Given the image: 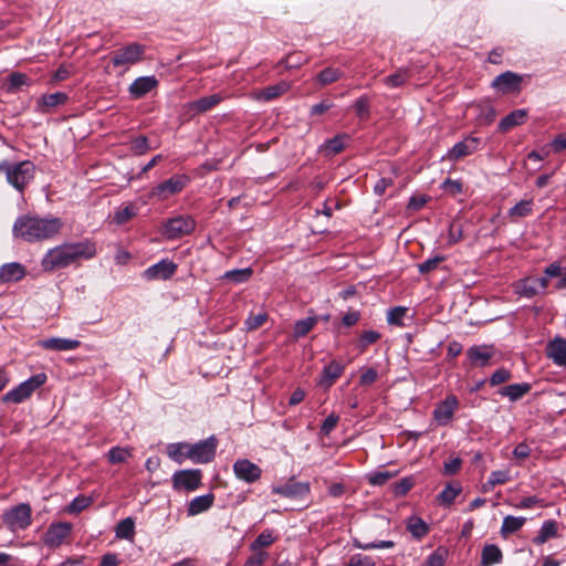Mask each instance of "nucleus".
<instances>
[{
	"mask_svg": "<svg viewBox=\"0 0 566 566\" xmlns=\"http://www.w3.org/2000/svg\"><path fill=\"white\" fill-rule=\"evenodd\" d=\"M96 243L93 240L85 239L78 242H64L44 254L41 266L45 272L78 264L83 260H91L96 255Z\"/></svg>",
	"mask_w": 566,
	"mask_h": 566,
	"instance_id": "obj_2",
	"label": "nucleus"
},
{
	"mask_svg": "<svg viewBox=\"0 0 566 566\" xmlns=\"http://www.w3.org/2000/svg\"><path fill=\"white\" fill-rule=\"evenodd\" d=\"M32 80L24 73L12 72L8 77L4 84L7 93L15 94L18 93L22 86H30L32 84Z\"/></svg>",
	"mask_w": 566,
	"mask_h": 566,
	"instance_id": "obj_28",
	"label": "nucleus"
},
{
	"mask_svg": "<svg viewBox=\"0 0 566 566\" xmlns=\"http://www.w3.org/2000/svg\"><path fill=\"white\" fill-rule=\"evenodd\" d=\"M378 379V373L375 368L370 367L364 370L359 378V384L361 386H369L374 384Z\"/></svg>",
	"mask_w": 566,
	"mask_h": 566,
	"instance_id": "obj_61",
	"label": "nucleus"
},
{
	"mask_svg": "<svg viewBox=\"0 0 566 566\" xmlns=\"http://www.w3.org/2000/svg\"><path fill=\"white\" fill-rule=\"evenodd\" d=\"M116 536L118 538L130 539L135 534V523L132 517L122 520L116 525Z\"/></svg>",
	"mask_w": 566,
	"mask_h": 566,
	"instance_id": "obj_43",
	"label": "nucleus"
},
{
	"mask_svg": "<svg viewBox=\"0 0 566 566\" xmlns=\"http://www.w3.org/2000/svg\"><path fill=\"white\" fill-rule=\"evenodd\" d=\"M446 260L443 255H436L418 264V270L421 274H429L438 269L439 264Z\"/></svg>",
	"mask_w": 566,
	"mask_h": 566,
	"instance_id": "obj_49",
	"label": "nucleus"
},
{
	"mask_svg": "<svg viewBox=\"0 0 566 566\" xmlns=\"http://www.w3.org/2000/svg\"><path fill=\"white\" fill-rule=\"evenodd\" d=\"M196 220L189 214H178L167 219L161 228L160 233L167 240H177L189 235L196 229Z\"/></svg>",
	"mask_w": 566,
	"mask_h": 566,
	"instance_id": "obj_3",
	"label": "nucleus"
},
{
	"mask_svg": "<svg viewBox=\"0 0 566 566\" xmlns=\"http://www.w3.org/2000/svg\"><path fill=\"white\" fill-rule=\"evenodd\" d=\"M46 380V376L44 374H38L30 377L28 380L21 382L15 388L8 391L2 400L4 402L20 403L23 400L28 399L32 392L41 387Z\"/></svg>",
	"mask_w": 566,
	"mask_h": 566,
	"instance_id": "obj_6",
	"label": "nucleus"
},
{
	"mask_svg": "<svg viewBox=\"0 0 566 566\" xmlns=\"http://www.w3.org/2000/svg\"><path fill=\"white\" fill-rule=\"evenodd\" d=\"M69 101V95L64 92H55L51 94H43L36 103V112L50 113L54 108L65 105Z\"/></svg>",
	"mask_w": 566,
	"mask_h": 566,
	"instance_id": "obj_19",
	"label": "nucleus"
},
{
	"mask_svg": "<svg viewBox=\"0 0 566 566\" xmlns=\"http://www.w3.org/2000/svg\"><path fill=\"white\" fill-rule=\"evenodd\" d=\"M253 553L254 554L247 559L245 566H261L268 558V553L265 552L258 551Z\"/></svg>",
	"mask_w": 566,
	"mask_h": 566,
	"instance_id": "obj_63",
	"label": "nucleus"
},
{
	"mask_svg": "<svg viewBox=\"0 0 566 566\" xmlns=\"http://www.w3.org/2000/svg\"><path fill=\"white\" fill-rule=\"evenodd\" d=\"M533 212V200H521L509 210V217L512 221H516L517 218H524Z\"/></svg>",
	"mask_w": 566,
	"mask_h": 566,
	"instance_id": "obj_39",
	"label": "nucleus"
},
{
	"mask_svg": "<svg viewBox=\"0 0 566 566\" xmlns=\"http://www.w3.org/2000/svg\"><path fill=\"white\" fill-rule=\"evenodd\" d=\"M213 502H214L213 493H208L205 495L193 497L188 504V509H187L188 515L195 516V515H198V514H201V513L208 511L213 505Z\"/></svg>",
	"mask_w": 566,
	"mask_h": 566,
	"instance_id": "obj_23",
	"label": "nucleus"
},
{
	"mask_svg": "<svg viewBox=\"0 0 566 566\" xmlns=\"http://www.w3.org/2000/svg\"><path fill=\"white\" fill-rule=\"evenodd\" d=\"M25 275V270L20 263H7L0 269V283L19 281Z\"/></svg>",
	"mask_w": 566,
	"mask_h": 566,
	"instance_id": "obj_27",
	"label": "nucleus"
},
{
	"mask_svg": "<svg viewBox=\"0 0 566 566\" xmlns=\"http://www.w3.org/2000/svg\"><path fill=\"white\" fill-rule=\"evenodd\" d=\"M356 116L360 120H366L370 116V103L367 96H360L353 105Z\"/></svg>",
	"mask_w": 566,
	"mask_h": 566,
	"instance_id": "obj_46",
	"label": "nucleus"
},
{
	"mask_svg": "<svg viewBox=\"0 0 566 566\" xmlns=\"http://www.w3.org/2000/svg\"><path fill=\"white\" fill-rule=\"evenodd\" d=\"M467 356L472 364L485 366L492 358V353L485 350L481 346H472L468 349Z\"/></svg>",
	"mask_w": 566,
	"mask_h": 566,
	"instance_id": "obj_35",
	"label": "nucleus"
},
{
	"mask_svg": "<svg viewBox=\"0 0 566 566\" xmlns=\"http://www.w3.org/2000/svg\"><path fill=\"white\" fill-rule=\"evenodd\" d=\"M177 271V264L168 259H164L158 263L149 266L144 272V277L146 280H168L170 279Z\"/></svg>",
	"mask_w": 566,
	"mask_h": 566,
	"instance_id": "obj_16",
	"label": "nucleus"
},
{
	"mask_svg": "<svg viewBox=\"0 0 566 566\" xmlns=\"http://www.w3.org/2000/svg\"><path fill=\"white\" fill-rule=\"evenodd\" d=\"M481 139L468 136L463 140L457 143L449 151L448 159L452 161L460 160L478 150Z\"/></svg>",
	"mask_w": 566,
	"mask_h": 566,
	"instance_id": "obj_15",
	"label": "nucleus"
},
{
	"mask_svg": "<svg viewBox=\"0 0 566 566\" xmlns=\"http://www.w3.org/2000/svg\"><path fill=\"white\" fill-rule=\"evenodd\" d=\"M511 377H512V374L509 369L499 368L490 377V385L493 387L502 385V384L506 382L507 380H510Z\"/></svg>",
	"mask_w": 566,
	"mask_h": 566,
	"instance_id": "obj_53",
	"label": "nucleus"
},
{
	"mask_svg": "<svg viewBox=\"0 0 566 566\" xmlns=\"http://www.w3.org/2000/svg\"><path fill=\"white\" fill-rule=\"evenodd\" d=\"M167 453L171 460L177 463H182L186 459H189V443L178 442L171 443L167 447Z\"/></svg>",
	"mask_w": 566,
	"mask_h": 566,
	"instance_id": "obj_34",
	"label": "nucleus"
},
{
	"mask_svg": "<svg viewBox=\"0 0 566 566\" xmlns=\"http://www.w3.org/2000/svg\"><path fill=\"white\" fill-rule=\"evenodd\" d=\"M413 486V481L411 478H403L399 482L395 483L392 486V491L396 496H403L406 495L411 488Z\"/></svg>",
	"mask_w": 566,
	"mask_h": 566,
	"instance_id": "obj_55",
	"label": "nucleus"
},
{
	"mask_svg": "<svg viewBox=\"0 0 566 566\" xmlns=\"http://www.w3.org/2000/svg\"><path fill=\"white\" fill-rule=\"evenodd\" d=\"M2 521L11 532L24 531L32 524V509L28 503H20L7 510Z\"/></svg>",
	"mask_w": 566,
	"mask_h": 566,
	"instance_id": "obj_4",
	"label": "nucleus"
},
{
	"mask_svg": "<svg viewBox=\"0 0 566 566\" xmlns=\"http://www.w3.org/2000/svg\"><path fill=\"white\" fill-rule=\"evenodd\" d=\"M129 149L136 156L146 154L149 150L148 138L146 136H138L134 138L130 142Z\"/></svg>",
	"mask_w": 566,
	"mask_h": 566,
	"instance_id": "obj_48",
	"label": "nucleus"
},
{
	"mask_svg": "<svg viewBox=\"0 0 566 566\" xmlns=\"http://www.w3.org/2000/svg\"><path fill=\"white\" fill-rule=\"evenodd\" d=\"M188 182V176L175 175L171 178L154 187L149 192V197L155 198L159 201L166 200L169 197L181 192Z\"/></svg>",
	"mask_w": 566,
	"mask_h": 566,
	"instance_id": "obj_7",
	"label": "nucleus"
},
{
	"mask_svg": "<svg viewBox=\"0 0 566 566\" xmlns=\"http://www.w3.org/2000/svg\"><path fill=\"white\" fill-rule=\"evenodd\" d=\"M375 562L370 556L355 554L350 557L347 566H375Z\"/></svg>",
	"mask_w": 566,
	"mask_h": 566,
	"instance_id": "obj_60",
	"label": "nucleus"
},
{
	"mask_svg": "<svg viewBox=\"0 0 566 566\" xmlns=\"http://www.w3.org/2000/svg\"><path fill=\"white\" fill-rule=\"evenodd\" d=\"M527 118L526 109H515L503 117L499 123L500 132H509L515 126L522 125Z\"/></svg>",
	"mask_w": 566,
	"mask_h": 566,
	"instance_id": "obj_24",
	"label": "nucleus"
},
{
	"mask_svg": "<svg viewBox=\"0 0 566 566\" xmlns=\"http://www.w3.org/2000/svg\"><path fill=\"white\" fill-rule=\"evenodd\" d=\"M462 488L459 483H449L438 495V501L442 505H451L455 497L461 493Z\"/></svg>",
	"mask_w": 566,
	"mask_h": 566,
	"instance_id": "obj_36",
	"label": "nucleus"
},
{
	"mask_svg": "<svg viewBox=\"0 0 566 566\" xmlns=\"http://www.w3.org/2000/svg\"><path fill=\"white\" fill-rule=\"evenodd\" d=\"M345 367V364L335 359L332 360L323 368L317 384L325 389H329L344 374Z\"/></svg>",
	"mask_w": 566,
	"mask_h": 566,
	"instance_id": "obj_17",
	"label": "nucleus"
},
{
	"mask_svg": "<svg viewBox=\"0 0 566 566\" xmlns=\"http://www.w3.org/2000/svg\"><path fill=\"white\" fill-rule=\"evenodd\" d=\"M233 472L235 476L249 484L256 482L262 474L259 465L248 459H239L233 463Z\"/></svg>",
	"mask_w": 566,
	"mask_h": 566,
	"instance_id": "obj_13",
	"label": "nucleus"
},
{
	"mask_svg": "<svg viewBox=\"0 0 566 566\" xmlns=\"http://www.w3.org/2000/svg\"><path fill=\"white\" fill-rule=\"evenodd\" d=\"M72 532V524L70 522L52 523L43 535V543L50 548L61 546Z\"/></svg>",
	"mask_w": 566,
	"mask_h": 566,
	"instance_id": "obj_11",
	"label": "nucleus"
},
{
	"mask_svg": "<svg viewBox=\"0 0 566 566\" xmlns=\"http://www.w3.org/2000/svg\"><path fill=\"white\" fill-rule=\"evenodd\" d=\"M410 78L408 69H399L396 73L384 78V83L389 87H400Z\"/></svg>",
	"mask_w": 566,
	"mask_h": 566,
	"instance_id": "obj_40",
	"label": "nucleus"
},
{
	"mask_svg": "<svg viewBox=\"0 0 566 566\" xmlns=\"http://www.w3.org/2000/svg\"><path fill=\"white\" fill-rule=\"evenodd\" d=\"M122 563L120 558L115 553H106L101 557L98 566H119Z\"/></svg>",
	"mask_w": 566,
	"mask_h": 566,
	"instance_id": "obj_64",
	"label": "nucleus"
},
{
	"mask_svg": "<svg viewBox=\"0 0 566 566\" xmlns=\"http://www.w3.org/2000/svg\"><path fill=\"white\" fill-rule=\"evenodd\" d=\"M343 75L344 72L342 70L328 66L317 74L316 80L319 85L326 86L337 82Z\"/></svg>",
	"mask_w": 566,
	"mask_h": 566,
	"instance_id": "obj_37",
	"label": "nucleus"
},
{
	"mask_svg": "<svg viewBox=\"0 0 566 566\" xmlns=\"http://www.w3.org/2000/svg\"><path fill=\"white\" fill-rule=\"evenodd\" d=\"M276 539L277 536L274 534V531L266 528L256 536V538L250 544L249 548L251 552H258L271 546Z\"/></svg>",
	"mask_w": 566,
	"mask_h": 566,
	"instance_id": "obj_33",
	"label": "nucleus"
},
{
	"mask_svg": "<svg viewBox=\"0 0 566 566\" xmlns=\"http://www.w3.org/2000/svg\"><path fill=\"white\" fill-rule=\"evenodd\" d=\"M63 227L64 222L59 217L25 213L19 216L14 221L12 234L15 239L27 243H41L56 237Z\"/></svg>",
	"mask_w": 566,
	"mask_h": 566,
	"instance_id": "obj_1",
	"label": "nucleus"
},
{
	"mask_svg": "<svg viewBox=\"0 0 566 566\" xmlns=\"http://www.w3.org/2000/svg\"><path fill=\"white\" fill-rule=\"evenodd\" d=\"M268 319V315L265 313H259L256 315H251L245 319V325L248 329L253 331L261 327Z\"/></svg>",
	"mask_w": 566,
	"mask_h": 566,
	"instance_id": "obj_58",
	"label": "nucleus"
},
{
	"mask_svg": "<svg viewBox=\"0 0 566 566\" xmlns=\"http://www.w3.org/2000/svg\"><path fill=\"white\" fill-rule=\"evenodd\" d=\"M525 522H526L525 517H516V516L507 515L503 518L501 534L503 536L514 534L523 527Z\"/></svg>",
	"mask_w": 566,
	"mask_h": 566,
	"instance_id": "obj_38",
	"label": "nucleus"
},
{
	"mask_svg": "<svg viewBox=\"0 0 566 566\" xmlns=\"http://www.w3.org/2000/svg\"><path fill=\"white\" fill-rule=\"evenodd\" d=\"M136 216V210L133 206H125L119 208L114 214V221L117 224H123Z\"/></svg>",
	"mask_w": 566,
	"mask_h": 566,
	"instance_id": "obj_50",
	"label": "nucleus"
},
{
	"mask_svg": "<svg viewBox=\"0 0 566 566\" xmlns=\"http://www.w3.org/2000/svg\"><path fill=\"white\" fill-rule=\"evenodd\" d=\"M558 532L557 522L554 520H547L543 523L538 534L533 538V543L536 545H543L549 538L556 537Z\"/></svg>",
	"mask_w": 566,
	"mask_h": 566,
	"instance_id": "obj_29",
	"label": "nucleus"
},
{
	"mask_svg": "<svg viewBox=\"0 0 566 566\" xmlns=\"http://www.w3.org/2000/svg\"><path fill=\"white\" fill-rule=\"evenodd\" d=\"M546 356L557 366H566V338L555 337L546 345Z\"/></svg>",
	"mask_w": 566,
	"mask_h": 566,
	"instance_id": "obj_20",
	"label": "nucleus"
},
{
	"mask_svg": "<svg viewBox=\"0 0 566 566\" xmlns=\"http://www.w3.org/2000/svg\"><path fill=\"white\" fill-rule=\"evenodd\" d=\"M522 76L506 71L500 75H497L493 82L492 87L496 91L509 94V93H518L521 91Z\"/></svg>",
	"mask_w": 566,
	"mask_h": 566,
	"instance_id": "obj_14",
	"label": "nucleus"
},
{
	"mask_svg": "<svg viewBox=\"0 0 566 566\" xmlns=\"http://www.w3.org/2000/svg\"><path fill=\"white\" fill-rule=\"evenodd\" d=\"M394 476L395 474L389 471L375 472L368 475V482L371 485H384Z\"/></svg>",
	"mask_w": 566,
	"mask_h": 566,
	"instance_id": "obj_56",
	"label": "nucleus"
},
{
	"mask_svg": "<svg viewBox=\"0 0 566 566\" xmlns=\"http://www.w3.org/2000/svg\"><path fill=\"white\" fill-rule=\"evenodd\" d=\"M443 565H444V556L439 549H437L428 556L423 566H443Z\"/></svg>",
	"mask_w": 566,
	"mask_h": 566,
	"instance_id": "obj_62",
	"label": "nucleus"
},
{
	"mask_svg": "<svg viewBox=\"0 0 566 566\" xmlns=\"http://www.w3.org/2000/svg\"><path fill=\"white\" fill-rule=\"evenodd\" d=\"M503 554L494 544L485 545L481 553V566H492L502 562Z\"/></svg>",
	"mask_w": 566,
	"mask_h": 566,
	"instance_id": "obj_30",
	"label": "nucleus"
},
{
	"mask_svg": "<svg viewBox=\"0 0 566 566\" xmlns=\"http://www.w3.org/2000/svg\"><path fill=\"white\" fill-rule=\"evenodd\" d=\"M459 408V400L454 395L447 396L433 410V419L439 426L449 424Z\"/></svg>",
	"mask_w": 566,
	"mask_h": 566,
	"instance_id": "obj_12",
	"label": "nucleus"
},
{
	"mask_svg": "<svg viewBox=\"0 0 566 566\" xmlns=\"http://www.w3.org/2000/svg\"><path fill=\"white\" fill-rule=\"evenodd\" d=\"M158 84L157 78L151 76H142L136 78L128 88V92L133 98H142L154 90Z\"/></svg>",
	"mask_w": 566,
	"mask_h": 566,
	"instance_id": "obj_21",
	"label": "nucleus"
},
{
	"mask_svg": "<svg viewBox=\"0 0 566 566\" xmlns=\"http://www.w3.org/2000/svg\"><path fill=\"white\" fill-rule=\"evenodd\" d=\"M531 389L532 386L528 382L512 384L500 388L497 394L507 397L511 401H517L528 394Z\"/></svg>",
	"mask_w": 566,
	"mask_h": 566,
	"instance_id": "obj_25",
	"label": "nucleus"
},
{
	"mask_svg": "<svg viewBox=\"0 0 566 566\" xmlns=\"http://www.w3.org/2000/svg\"><path fill=\"white\" fill-rule=\"evenodd\" d=\"M132 451L130 448L113 447L107 453L108 462L112 464L124 463L132 457Z\"/></svg>",
	"mask_w": 566,
	"mask_h": 566,
	"instance_id": "obj_44",
	"label": "nucleus"
},
{
	"mask_svg": "<svg viewBox=\"0 0 566 566\" xmlns=\"http://www.w3.org/2000/svg\"><path fill=\"white\" fill-rule=\"evenodd\" d=\"M91 499L84 495L75 497L67 506V512L71 514L80 513L91 504Z\"/></svg>",
	"mask_w": 566,
	"mask_h": 566,
	"instance_id": "obj_52",
	"label": "nucleus"
},
{
	"mask_svg": "<svg viewBox=\"0 0 566 566\" xmlns=\"http://www.w3.org/2000/svg\"><path fill=\"white\" fill-rule=\"evenodd\" d=\"M81 342L77 339H67L51 337L39 342V346L48 350L66 352L78 348Z\"/></svg>",
	"mask_w": 566,
	"mask_h": 566,
	"instance_id": "obj_22",
	"label": "nucleus"
},
{
	"mask_svg": "<svg viewBox=\"0 0 566 566\" xmlns=\"http://www.w3.org/2000/svg\"><path fill=\"white\" fill-rule=\"evenodd\" d=\"M222 101V96L220 94H212L209 96H203L197 101L188 103L187 107L190 111H195L198 114L206 113L212 109Z\"/></svg>",
	"mask_w": 566,
	"mask_h": 566,
	"instance_id": "obj_26",
	"label": "nucleus"
},
{
	"mask_svg": "<svg viewBox=\"0 0 566 566\" xmlns=\"http://www.w3.org/2000/svg\"><path fill=\"white\" fill-rule=\"evenodd\" d=\"M35 166L30 160H24L13 165L8 171V182L18 191L23 192L28 184L34 178Z\"/></svg>",
	"mask_w": 566,
	"mask_h": 566,
	"instance_id": "obj_9",
	"label": "nucleus"
},
{
	"mask_svg": "<svg viewBox=\"0 0 566 566\" xmlns=\"http://www.w3.org/2000/svg\"><path fill=\"white\" fill-rule=\"evenodd\" d=\"M290 88H291V84L289 82L280 81L279 83H276L274 85H269V86L264 87L260 92V97L264 101H272V99H275V98L282 96L286 92H289Z\"/></svg>",
	"mask_w": 566,
	"mask_h": 566,
	"instance_id": "obj_31",
	"label": "nucleus"
},
{
	"mask_svg": "<svg viewBox=\"0 0 566 566\" xmlns=\"http://www.w3.org/2000/svg\"><path fill=\"white\" fill-rule=\"evenodd\" d=\"M345 148L344 136L337 135L326 143V150L331 155H336L343 151Z\"/></svg>",
	"mask_w": 566,
	"mask_h": 566,
	"instance_id": "obj_54",
	"label": "nucleus"
},
{
	"mask_svg": "<svg viewBox=\"0 0 566 566\" xmlns=\"http://www.w3.org/2000/svg\"><path fill=\"white\" fill-rule=\"evenodd\" d=\"M272 493L282 495L284 497H304L310 493V484L304 482H296L290 480L283 485L273 486Z\"/></svg>",
	"mask_w": 566,
	"mask_h": 566,
	"instance_id": "obj_18",
	"label": "nucleus"
},
{
	"mask_svg": "<svg viewBox=\"0 0 566 566\" xmlns=\"http://www.w3.org/2000/svg\"><path fill=\"white\" fill-rule=\"evenodd\" d=\"M534 282H535L534 277H527V279L521 281V283L518 285L517 293L521 296L528 297V298L534 297L535 295L539 294L541 292Z\"/></svg>",
	"mask_w": 566,
	"mask_h": 566,
	"instance_id": "obj_47",
	"label": "nucleus"
},
{
	"mask_svg": "<svg viewBox=\"0 0 566 566\" xmlns=\"http://www.w3.org/2000/svg\"><path fill=\"white\" fill-rule=\"evenodd\" d=\"M407 312L406 307L397 306L388 311L387 321L391 325L402 326V319Z\"/></svg>",
	"mask_w": 566,
	"mask_h": 566,
	"instance_id": "obj_51",
	"label": "nucleus"
},
{
	"mask_svg": "<svg viewBox=\"0 0 566 566\" xmlns=\"http://www.w3.org/2000/svg\"><path fill=\"white\" fill-rule=\"evenodd\" d=\"M217 447L218 440L214 436L193 444L189 443V460L193 463H209L216 457Z\"/></svg>",
	"mask_w": 566,
	"mask_h": 566,
	"instance_id": "obj_8",
	"label": "nucleus"
},
{
	"mask_svg": "<svg viewBox=\"0 0 566 566\" xmlns=\"http://www.w3.org/2000/svg\"><path fill=\"white\" fill-rule=\"evenodd\" d=\"M381 335L377 331H365L360 334L357 343V347L360 353L367 350L369 345L377 343Z\"/></svg>",
	"mask_w": 566,
	"mask_h": 566,
	"instance_id": "obj_45",
	"label": "nucleus"
},
{
	"mask_svg": "<svg viewBox=\"0 0 566 566\" xmlns=\"http://www.w3.org/2000/svg\"><path fill=\"white\" fill-rule=\"evenodd\" d=\"M316 323V317H306L304 319L296 321L293 328L294 337L300 338L306 336L314 328Z\"/></svg>",
	"mask_w": 566,
	"mask_h": 566,
	"instance_id": "obj_42",
	"label": "nucleus"
},
{
	"mask_svg": "<svg viewBox=\"0 0 566 566\" xmlns=\"http://www.w3.org/2000/svg\"><path fill=\"white\" fill-rule=\"evenodd\" d=\"M145 54V45L130 43L112 52V63L115 67L129 69L140 62Z\"/></svg>",
	"mask_w": 566,
	"mask_h": 566,
	"instance_id": "obj_5",
	"label": "nucleus"
},
{
	"mask_svg": "<svg viewBox=\"0 0 566 566\" xmlns=\"http://www.w3.org/2000/svg\"><path fill=\"white\" fill-rule=\"evenodd\" d=\"M201 470L187 469L176 471L171 480L176 491H195L201 485Z\"/></svg>",
	"mask_w": 566,
	"mask_h": 566,
	"instance_id": "obj_10",
	"label": "nucleus"
},
{
	"mask_svg": "<svg viewBox=\"0 0 566 566\" xmlns=\"http://www.w3.org/2000/svg\"><path fill=\"white\" fill-rule=\"evenodd\" d=\"M507 481H510L509 471L497 470V471L491 472L489 480H488V484L491 486H495L499 484H505Z\"/></svg>",
	"mask_w": 566,
	"mask_h": 566,
	"instance_id": "obj_57",
	"label": "nucleus"
},
{
	"mask_svg": "<svg viewBox=\"0 0 566 566\" xmlns=\"http://www.w3.org/2000/svg\"><path fill=\"white\" fill-rule=\"evenodd\" d=\"M253 271L250 268L245 269H235L231 271H227L223 275V279L230 281L235 284L244 283L250 280Z\"/></svg>",
	"mask_w": 566,
	"mask_h": 566,
	"instance_id": "obj_41",
	"label": "nucleus"
},
{
	"mask_svg": "<svg viewBox=\"0 0 566 566\" xmlns=\"http://www.w3.org/2000/svg\"><path fill=\"white\" fill-rule=\"evenodd\" d=\"M406 526L416 539H421L429 533L428 524L419 516L409 517Z\"/></svg>",
	"mask_w": 566,
	"mask_h": 566,
	"instance_id": "obj_32",
	"label": "nucleus"
},
{
	"mask_svg": "<svg viewBox=\"0 0 566 566\" xmlns=\"http://www.w3.org/2000/svg\"><path fill=\"white\" fill-rule=\"evenodd\" d=\"M339 417L335 413H331L321 426V433L328 436L337 426Z\"/></svg>",
	"mask_w": 566,
	"mask_h": 566,
	"instance_id": "obj_59",
	"label": "nucleus"
}]
</instances>
